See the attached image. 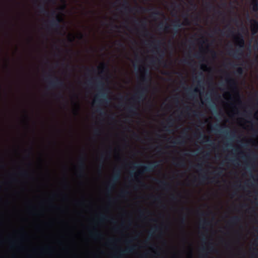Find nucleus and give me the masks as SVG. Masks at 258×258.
<instances>
[{"label": "nucleus", "instance_id": "f257e3e1", "mask_svg": "<svg viewBox=\"0 0 258 258\" xmlns=\"http://www.w3.org/2000/svg\"><path fill=\"white\" fill-rule=\"evenodd\" d=\"M142 72L141 81L143 86H141L137 92H136L132 97L131 99L134 104L126 108L127 111L132 115L137 114V111L138 108L136 104H140L145 99L146 94L148 91L149 83L151 81V77L149 72L144 68Z\"/></svg>", "mask_w": 258, "mask_h": 258}, {"label": "nucleus", "instance_id": "f03ea898", "mask_svg": "<svg viewBox=\"0 0 258 258\" xmlns=\"http://www.w3.org/2000/svg\"><path fill=\"white\" fill-rule=\"evenodd\" d=\"M234 39L237 48L235 50L230 49L228 53L235 58L239 59L243 55L245 41L243 35L239 33L234 37Z\"/></svg>", "mask_w": 258, "mask_h": 258}, {"label": "nucleus", "instance_id": "7ed1b4c3", "mask_svg": "<svg viewBox=\"0 0 258 258\" xmlns=\"http://www.w3.org/2000/svg\"><path fill=\"white\" fill-rule=\"evenodd\" d=\"M123 4L122 5V8L125 11L128 12L132 13L134 11L136 12H150L152 10H154V11L152 13L151 16L152 17H156L158 16H160L163 15V14L159 11L157 10L155 8H151L148 9L144 7H139L132 8L130 6V4L127 0H122Z\"/></svg>", "mask_w": 258, "mask_h": 258}, {"label": "nucleus", "instance_id": "20e7f679", "mask_svg": "<svg viewBox=\"0 0 258 258\" xmlns=\"http://www.w3.org/2000/svg\"><path fill=\"white\" fill-rule=\"evenodd\" d=\"M133 168L135 169H136L138 167L140 168V169L138 170L137 173L134 174V175L132 174L131 175V177L134 176L135 178V179L138 180V182L139 183H141V181L138 180L140 175H142L145 173L152 172L158 166L157 161L150 163L149 164L147 165L138 164L135 163H133Z\"/></svg>", "mask_w": 258, "mask_h": 258}, {"label": "nucleus", "instance_id": "39448f33", "mask_svg": "<svg viewBox=\"0 0 258 258\" xmlns=\"http://www.w3.org/2000/svg\"><path fill=\"white\" fill-rule=\"evenodd\" d=\"M104 84L103 82L98 81L96 84V88L99 93L95 96V102L101 104H108L110 102V99L108 97V89L104 88Z\"/></svg>", "mask_w": 258, "mask_h": 258}, {"label": "nucleus", "instance_id": "423d86ee", "mask_svg": "<svg viewBox=\"0 0 258 258\" xmlns=\"http://www.w3.org/2000/svg\"><path fill=\"white\" fill-rule=\"evenodd\" d=\"M50 15L53 17L55 16V18H53L47 22L48 23V27L49 29H54L56 31H58L61 28L60 23L62 22V19L56 14V11L54 10L51 12Z\"/></svg>", "mask_w": 258, "mask_h": 258}, {"label": "nucleus", "instance_id": "0eeeda50", "mask_svg": "<svg viewBox=\"0 0 258 258\" xmlns=\"http://www.w3.org/2000/svg\"><path fill=\"white\" fill-rule=\"evenodd\" d=\"M48 82V86L50 88H62L65 86L64 82L60 79L49 75L46 78Z\"/></svg>", "mask_w": 258, "mask_h": 258}, {"label": "nucleus", "instance_id": "6e6552de", "mask_svg": "<svg viewBox=\"0 0 258 258\" xmlns=\"http://www.w3.org/2000/svg\"><path fill=\"white\" fill-rule=\"evenodd\" d=\"M156 42V44L154 45L153 47L155 49H156L157 50V52L159 54V57L156 59V60L152 59L151 60V63L153 64H155L156 63V61H157L159 63H160L163 60L164 55H165V52L163 50H161L160 49V46L161 44V40H157L155 42H152V43Z\"/></svg>", "mask_w": 258, "mask_h": 258}, {"label": "nucleus", "instance_id": "1a4fd4ad", "mask_svg": "<svg viewBox=\"0 0 258 258\" xmlns=\"http://www.w3.org/2000/svg\"><path fill=\"white\" fill-rule=\"evenodd\" d=\"M226 81L227 85L231 89L232 91L235 93L237 96H239V93L237 87V82L236 80L230 77L229 74H227L226 79Z\"/></svg>", "mask_w": 258, "mask_h": 258}, {"label": "nucleus", "instance_id": "9d476101", "mask_svg": "<svg viewBox=\"0 0 258 258\" xmlns=\"http://www.w3.org/2000/svg\"><path fill=\"white\" fill-rule=\"evenodd\" d=\"M120 177V171L119 170H116L112 176L110 181L107 185V190L111 191L114 188L115 183L118 181Z\"/></svg>", "mask_w": 258, "mask_h": 258}, {"label": "nucleus", "instance_id": "9b49d317", "mask_svg": "<svg viewBox=\"0 0 258 258\" xmlns=\"http://www.w3.org/2000/svg\"><path fill=\"white\" fill-rule=\"evenodd\" d=\"M136 249V246H131L127 247L124 250H121L118 255L114 256V258H122V256L125 254L131 253Z\"/></svg>", "mask_w": 258, "mask_h": 258}, {"label": "nucleus", "instance_id": "f8f14e48", "mask_svg": "<svg viewBox=\"0 0 258 258\" xmlns=\"http://www.w3.org/2000/svg\"><path fill=\"white\" fill-rule=\"evenodd\" d=\"M185 23L183 24L184 25H188L189 24V20L187 18H185L184 20ZM182 24L180 23L179 19H177L175 21L173 22V26L174 29L175 31V33L177 34L178 33L179 28L181 27Z\"/></svg>", "mask_w": 258, "mask_h": 258}, {"label": "nucleus", "instance_id": "ddd939ff", "mask_svg": "<svg viewBox=\"0 0 258 258\" xmlns=\"http://www.w3.org/2000/svg\"><path fill=\"white\" fill-rule=\"evenodd\" d=\"M79 166L81 170L80 176L84 175V171L86 167L84 158H81L79 161Z\"/></svg>", "mask_w": 258, "mask_h": 258}, {"label": "nucleus", "instance_id": "4468645a", "mask_svg": "<svg viewBox=\"0 0 258 258\" xmlns=\"http://www.w3.org/2000/svg\"><path fill=\"white\" fill-rule=\"evenodd\" d=\"M251 23V31L253 34H255L258 31V21L256 19H250Z\"/></svg>", "mask_w": 258, "mask_h": 258}, {"label": "nucleus", "instance_id": "2eb2a0df", "mask_svg": "<svg viewBox=\"0 0 258 258\" xmlns=\"http://www.w3.org/2000/svg\"><path fill=\"white\" fill-rule=\"evenodd\" d=\"M251 5L252 6V10L254 12H258V0H251Z\"/></svg>", "mask_w": 258, "mask_h": 258}, {"label": "nucleus", "instance_id": "dca6fc26", "mask_svg": "<svg viewBox=\"0 0 258 258\" xmlns=\"http://www.w3.org/2000/svg\"><path fill=\"white\" fill-rule=\"evenodd\" d=\"M38 9L39 10V12L43 14H45L46 15H48L49 13L48 11L46 9L45 6L43 5H40L38 6Z\"/></svg>", "mask_w": 258, "mask_h": 258}, {"label": "nucleus", "instance_id": "f3484780", "mask_svg": "<svg viewBox=\"0 0 258 258\" xmlns=\"http://www.w3.org/2000/svg\"><path fill=\"white\" fill-rule=\"evenodd\" d=\"M90 234V236L95 239L101 238L102 237V234L98 232V231H95L94 232H91Z\"/></svg>", "mask_w": 258, "mask_h": 258}, {"label": "nucleus", "instance_id": "a211bd4d", "mask_svg": "<svg viewBox=\"0 0 258 258\" xmlns=\"http://www.w3.org/2000/svg\"><path fill=\"white\" fill-rule=\"evenodd\" d=\"M98 69L100 70L101 73H104L105 72L108 71V66L107 64L105 63H102L100 64V66L98 68Z\"/></svg>", "mask_w": 258, "mask_h": 258}, {"label": "nucleus", "instance_id": "6ab92c4d", "mask_svg": "<svg viewBox=\"0 0 258 258\" xmlns=\"http://www.w3.org/2000/svg\"><path fill=\"white\" fill-rule=\"evenodd\" d=\"M241 220V218L238 216H234L231 218L229 223L232 224H236Z\"/></svg>", "mask_w": 258, "mask_h": 258}, {"label": "nucleus", "instance_id": "aec40b11", "mask_svg": "<svg viewBox=\"0 0 258 258\" xmlns=\"http://www.w3.org/2000/svg\"><path fill=\"white\" fill-rule=\"evenodd\" d=\"M173 164L178 167H185V162L183 159L178 160L176 162H174Z\"/></svg>", "mask_w": 258, "mask_h": 258}, {"label": "nucleus", "instance_id": "412c9836", "mask_svg": "<svg viewBox=\"0 0 258 258\" xmlns=\"http://www.w3.org/2000/svg\"><path fill=\"white\" fill-rule=\"evenodd\" d=\"M220 128V125L218 124H216V125L212 126L211 127V130L213 132L215 133L219 132V133H225V132L222 131Z\"/></svg>", "mask_w": 258, "mask_h": 258}, {"label": "nucleus", "instance_id": "4be33fe9", "mask_svg": "<svg viewBox=\"0 0 258 258\" xmlns=\"http://www.w3.org/2000/svg\"><path fill=\"white\" fill-rule=\"evenodd\" d=\"M140 23H141V26L143 28H144V30H145L144 32H145V36H148L150 34V33H149V31L146 28V23L145 21H141L140 22Z\"/></svg>", "mask_w": 258, "mask_h": 258}, {"label": "nucleus", "instance_id": "5701e85b", "mask_svg": "<svg viewBox=\"0 0 258 258\" xmlns=\"http://www.w3.org/2000/svg\"><path fill=\"white\" fill-rule=\"evenodd\" d=\"M167 123L168 125V127H171L174 124V120L171 118H168L167 119ZM164 127H165V128H166V131H170L169 130L167 129V126H165Z\"/></svg>", "mask_w": 258, "mask_h": 258}, {"label": "nucleus", "instance_id": "b1692460", "mask_svg": "<svg viewBox=\"0 0 258 258\" xmlns=\"http://www.w3.org/2000/svg\"><path fill=\"white\" fill-rule=\"evenodd\" d=\"M180 224L184 226L186 223V215L185 214H183L182 215L180 219Z\"/></svg>", "mask_w": 258, "mask_h": 258}, {"label": "nucleus", "instance_id": "393cba45", "mask_svg": "<svg viewBox=\"0 0 258 258\" xmlns=\"http://www.w3.org/2000/svg\"><path fill=\"white\" fill-rule=\"evenodd\" d=\"M209 179V177L206 175H202L199 178L200 183H203Z\"/></svg>", "mask_w": 258, "mask_h": 258}, {"label": "nucleus", "instance_id": "a878e982", "mask_svg": "<svg viewBox=\"0 0 258 258\" xmlns=\"http://www.w3.org/2000/svg\"><path fill=\"white\" fill-rule=\"evenodd\" d=\"M173 143L176 145H182L185 143V141L183 140H181V137H180L175 140Z\"/></svg>", "mask_w": 258, "mask_h": 258}, {"label": "nucleus", "instance_id": "bb28decb", "mask_svg": "<svg viewBox=\"0 0 258 258\" xmlns=\"http://www.w3.org/2000/svg\"><path fill=\"white\" fill-rule=\"evenodd\" d=\"M214 32L216 34L221 33L222 35H225V32L219 27H217L214 29Z\"/></svg>", "mask_w": 258, "mask_h": 258}, {"label": "nucleus", "instance_id": "cd10ccee", "mask_svg": "<svg viewBox=\"0 0 258 258\" xmlns=\"http://www.w3.org/2000/svg\"><path fill=\"white\" fill-rule=\"evenodd\" d=\"M235 73L239 76H241L243 74V69L241 67H238L236 69Z\"/></svg>", "mask_w": 258, "mask_h": 258}, {"label": "nucleus", "instance_id": "c85d7f7f", "mask_svg": "<svg viewBox=\"0 0 258 258\" xmlns=\"http://www.w3.org/2000/svg\"><path fill=\"white\" fill-rule=\"evenodd\" d=\"M107 220H108V217H107L106 216H105L103 214H101L100 215L99 218V221L100 222H103V221Z\"/></svg>", "mask_w": 258, "mask_h": 258}, {"label": "nucleus", "instance_id": "c756f323", "mask_svg": "<svg viewBox=\"0 0 258 258\" xmlns=\"http://www.w3.org/2000/svg\"><path fill=\"white\" fill-rule=\"evenodd\" d=\"M206 6L210 10L213 9L214 8L213 3H212L211 2H207V3H206Z\"/></svg>", "mask_w": 258, "mask_h": 258}, {"label": "nucleus", "instance_id": "7c9ffc66", "mask_svg": "<svg viewBox=\"0 0 258 258\" xmlns=\"http://www.w3.org/2000/svg\"><path fill=\"white\" fill-rule=\"evenodd\" d=\"M128 194H129V192H128V191H127V190H122V191H121V192H120V193L119 194V196L121 198H124L126 196L128 195Z\"/></svg>", "mask_w": 258, "mask_h": 258}, {"label": "nucleus", "instance_id": "2f4dec72", "mask_svg": "<svg viewBox=\"0 0 258 258\" xmlns=\"http://www.w3.org/2000/svg\"><path fill=\"white\" fill-rule=\"evenodd\" d=\"M159 183L160 184H161V185L164 188H165V187H168L169 186V184L166 182V181H160V180H159Z\"/></svg>", "mask_w": 258, "mask_h": 258}, {"label": "nucleus", "instance_id": "473e14b6", "mask_svg": "<svg viewBox=\"0 0 258 258\" xmlns=\"http://www.w3.org/2000/svg\"><path fill=\"white\" fill-rule=\"evenodd\" d=\"M74 105L76 107V109L75 110L74 113L75 114H77L80 109V106L78 102H75Z\"/></svg>", "mask_w": 258, "mask_h": 258}, {"label": "nucleus", "instance_id": "72a5a7b5", "mask_svg": "<svg viewBox=\"0 0 258 258\" xmlns=\"http://www.w3.org/2000/svg\"><path fill=\"white\" fill-rule=\"evenodd\" d=\"M227 32L229 33V35H228V36H230L231 35V36H233L234 35V31H233V28L232 27H229Z\"/></svg>", "mask_w": 258, "mask_h": 258}, {"label": "nucleus", "instance_id": "f704fd0d", "mask_svg": "<svg viewBox=\"0 0 258 258\" xmlns=\"http://www.w3.org/2000/svg\"><path fill=\"white\" fill-rule=\"evenodd\" d=\"M21 175L24 177H28L29 175V174H28V172H27L26 171H24L21 173Z\"/></svg>", "mask_w": 258, "mask_h": 258}, {"label": "nucleus", "instance_id": "c9c22d12", "mask_svg": "<svg viewBox=\"0 0 258 258\" xmlns=\"http://www.w3.org/2000/svg\"><path fill=\"white\" fill-rule=\"evenodd\" d=\"M97 112H99L101 115H106V113L105 112H102V109L100 108L97 109Z\"/></svg>", "mask_w": 258, "mask_h": 258}, {"label": "nucleus", "instance_id": "e433bc0d", "mask_svg": "<svg viewBox=\"0 0 258 258\" xmlns=\"http://www.w3.org/2000/svg\"><path fill=\"white\" fill-rule=\"evenodd\" d=\"M211 55L212 56V57L213 58H215L217 56V53L214 50H211Z\"/></svg>", "mask_w": 258, "mask_h": 258}, {"label": "nucleus", "instance_id": "4c0bfd02", "mask_svg": "<svg viewBox=\"0 0 258 258\" xmlns=\"http://www.w3.org/2000/svg\"><path fill=\"white\" fill-rule=\"evenodd\" d=\"M203 225H209L210 224V223L209 221L204 220L202 223H201Z\"/></svg>", "mask_w": 258, "mask_h": 258}, {"label": "nucleus", "instance_id": "58836bf2", "mask_svg": "<svg viewBox=\"0 0 258 258\" xmlns=\"http://www.w3.org/2000/svg\"><path fill=\"white\" fill-rule=\"evenodd\" d=\"M187 93H188V95L190 96V97H191L192 96V93L191 92H190V91H191V89L190 88H187L186 89Z\"/></svg>", "mask_w": 258, "mask_h": 258}, {"label": "nucleus", "instance_id": "ea45409f", "mask_svg": "<svg viewBox=\"0 0 258 258\" xmlns=\"http://www.w3.org/2000/svg\"><path fill=\"white\" fill-rule=\"evenodd\" d=\"M100 133V130L99 129H95L94 130V134L96 135H99Z\"/></svg>", "mask_w": 258, "mask_h": 258}, {"label": "nucleus", "instance_id": "a19ab883", "mask_svg": "<svg viewBox=\"0 0 258 258\" xmlns=\"http://www.w3.org/2000/svg\"><path fill=\"white\" fill-rule=\"evenodd\" d=\"M86 71L88 72H91L92 71H95V69H94L93 68H92L91 69H90L88 67H87L86 68Z\"/></svg>", "mask_w": 258, "mask_h": 258}, {"label": "nucleus", "instance_id": "79ce46f5", "mask_svg": "<svg viewBox=\"0 0 258 258\" xmlns=\"http://www.w3.org/2000/svg\"><path fill=\"white\" fill-rule=\"evenodd\" d=\"M133 136H134L135 138L137 139L138 140H139V139H140V137H139V135H138L137 133H133Z\"/></svg>", "mask_w": 258, "mask_h": 258}, {"label": "nucleus", "instance_id": "37998d69", "mask_svg": "<svg viewBox=\"0 0 258 258\" xmlns=\"http://www.w3.org/2000/svg\"><path fill=\"white\" fill-rule=\"evenodd\" d=\"M195 57L197 58H200L202 57V55H201L200 53H196V55H195Z\"/></svg>", "mask_w": 258, "mask_h": 258}, {"label": "nucleus", "instance_id": "c03bdc74", "mask_svg": "<svg viewBox=\"0 0 258 258\" xmlns=\"http://www.w3.org/2000/svg\"><path fill=\"white\" fill-rule=\"evenodd\" d=\"M159 27V29L163 30L164 29V24L163 23L160 24Z\"/></svg>", "mask_w": 258, "mask_h": 258}, {"label": "nucleus", "instance_id": "a18cd8bd", "mask_svg": "<svg viewBox=\"0 0 258 258\" xmlns=\"http://www.w3.org/2000/svg\"><path fill=\"white\" fill-rule=\"evenodd\" d=\"M171 198L173 201H176L177 200L176 197L174 195H172Z\"/></svg>", "mask_w": 258, "mask_h": 258}, {"label": "nucleus", "instance_id": "49530a36", "mask_svg": "<svg viewBox=\"0 0 258 258\" xmlns=\"http://www.w3.org/2000/svg\"><path fill=\"white\" fill-rule=\"evenodd\" d=\"M169 28H170L169 26L167 23H165V27H164V29L165 30H168Z\"/></svg>", "mask_w": 258, "mask_h": 258}, {"label": "nucleus", "instance_id": "de8ad7c7", "mask_svg": "<svg viewBox=\"0 0 258 258\" xmlns=\"http://www.w3.org/2000/svg\"><path fill=\"white\" fill-rule=\"evenodd\" d=\"M205 68H207V64H203L201 66V69H204Z\"/></svg>", "mask_w": 258, "mask_h": 258}, {"label": "nucleus", "instance_id": "09e8293b", "mask_svg": "<svg viewBox=\"0 0 258 258\" xmlns=\"http://www.w3.org/2000/svg\"><path fill=\"white\" fill-rule=\"evenodd\" d=\"M25 118L26 119L27 123H28V120L29 119V117L27 113L25 114Z\"/></svg>", "mask_w": 258, "mask_h": 258}, {"label": "nucleus", "instance_id": "8fccbe9b", "mask_svg": "<svg viewBox=\"0 0 258 258\" xmlns=\"http://www.w3.org/2000/svg\"><path fill=\"white\" fill-rule=\"evenodd\" d=\"M222 174V171L221 170H220L218 173H217V174L218 175V176H221V174Z\"/></svg>", "mask_w": 258, "mask_h": 258}, {"label": "nucleus", "instance_id": "3c124183", "mask_svg": "<svg viewBox=\"0 0 258 258\" xmlns=\"http://www.w3.org/2000/svg\"><path fill=\"white\" fill-rule=\"evenodd\" d=\"M117 45L120 47L123 46V44L120 41L118 42Z\"/></svg>", "mask_w": 258, "mask_h": 258}, {"label": "nucleus", "instance_id": "603ef678", "mask_svg": "<svg viewBox=\"0 0 258 258\" xmlns=\"http://www.w3.org/2000/svg\"><path fill=\"white\" fill-rule=\"evenodd\" d=\"M56 96L58 98H63L62 95L60 93L57 94Z\"/></svg>", "mask_w": 258, "mask_h": 258}, {"label": "nucleus", "instance_id": "864d4df0", "mask_svg": "<svg viewBox=\"0 0 258 258\" xmlns=\"http://www.w3.org/2000/svg\"><path fill=\"white\" fill-rule=\"evenodd\" d=\"M194 116H198L199 115V114L197 113V112H196V111H194Z\"/></svg>", "mask_w": 258, "mask_h": 258}, {"label": "nucleus", "instance_id": "5fc2aeb1", "mask_svg": "<svg viewBox=\"0 0 258 258\" xmlns=\"http://www.w3.org/2000/svg\"><path fill=\"white\" fill-rule=\"evenodd\" d=\"M80 39H83L84 38V35L82 33L79 34Z\"/></svg>", "mask_w": 258, "mask_h": 258}, {"label": "nucleus", "instance_id": "6e6d98bb", "mask_svg": "<svg viewBox=\"0 0 258 258\" xmlns=\"http://www.w3.org/2000/svg\"><path fill=\"white\" fill-rule=\"evenodd\" d=\"M181 62L184 63H188L186 59H184L181 60Z\"/></svg>", "mask_w": 258, "mask_h": 258}, {"label": "nucleus", "instance_id": "4d7b16f0", "mask_svg": "<svg viewBox=\"0 0 258 258\" xmlns=\"http://www.w3.org/2000/svg\"><path fill=\"white\" fill-rule=\"evenodd\" d=\"M155 201H160V197H155Z\"/></svg>", "mask_w": 258, "mask_h": 258}, {"label": "nucleus", "instance_id": "13d9d810", "mask_svg": "<svg viewBox=\"0 0 258 258\" xmlns=\"http://www.w3.org/2000/svg\"><path fill=\"white\" fill-rule=\"evenodd\" d=\"M210 156V154L209 153H207L205 156L206 158H208Z\"/></svg>", "mask_w": 258, "mask_h": 258}, {"label": "nucleus", "instance_id": "bf43d9fd", "mask_svg": "<svg viewBox=\"0 0 258 258\" xmlns=\"http://www.w3.org/2000/svg\"><path fill=\"white\" fill-rule=\"evenodd\" d=\"M51 250V249L50 248V247H48L47 249H45L46 251H50Z\"/></svg>", "mask_w": 258, "mask_h": 258}, {"label": "nucleus", "instance_id": "052dcab7", "mask_svg": "<svg viewBox=\"0 0 258 258\" xmlns=\"http://www.w3.org/2000/svg\"><path fill=\"white\" fill-rule=\"evenodd\" d=\"M140 215H141V216H144V212H143V211H141V210L140 211Z\"/></svg>", "mask_w": 258, "mask_h": 258}, {"label": "nucleus", "instance_id": "680f3d73", "mask_svg": "<svg viewBox=\"0 0 258 258\" xmlns=\"http://www.w3.org/2000/svg\"><path fill=\"white\" fill-rule=\"evenodd\" d=\"M206 138V136H205V135H202V134H200V138Z\"/></svg>", "mask_w": 258, "mask_h": 258}, {"label": "nucleus", "instance_id": "e2e57ef3", "mask_svg": "<svg viewBox=\"0 0 258 258\" xmlns=\"http://www.w3.org/2000/svg\"><path fill=\"white\" fill-rule=\"evenodd\" d=\"M190 5H191V6H192L194 8H196V5L194 3H191Z\"/></svg>", "mask_w": 258, "mask_h": 258}, {"label": "nucleus", "instance_id": "0e129e2a", "mask_svg": "<svg viewBox=\"0 0 258 258\" xmlns=\"http://www.w3.org/2000/svg\"><path fill=\"white\" fill-rule=\"evenodd\" d=\"M112 27L114 28H118V26L116 25H113Z\"/></svg>", "mask_w": 258, "mask_h": 258}, {"label": "nucleus", "instance_id": "69168bd1", "mask_svg": "<svg viewBox=\"0 0 258 258\" xmlns=\"http://www.w3.org/2000/svg\"><path fill=\"white\" fill-rule=\"evenodd\" d=\"M186 110L187 111H188V110H190V108L189 107H188V106H186Z\"/></svg>", "mask_w": 258, "mask_h": 258}, {"label": "nucleus", "instance_id": "338daca9", "mask_svg": "<svg viewBox=\"0 0 258 258\" xmlns=\"http://www.w3.org/2000/svg\"><path fill=\"white\" fill-rule=\"evenodd\" d=\"M197 167H198V168H202V166L201 164H198L197 165Z\"/></svg>", "mask_w": 258, "mask_h": 258}, {"label": "nucleus", "instance_id": "774afa93", "mask_svg": "<svg viewBox=\"0 0 258 258\" xmlns=\"http://www.w3.org/2000/svg\"><path fill=\"white\" fill-rule=\"evenodd\" d=\"M101 159L103 160L104 159V154H102L101 156Z\"/></svg>", "mask_w": 258, "mask_h": 258}]
</instances>
